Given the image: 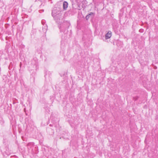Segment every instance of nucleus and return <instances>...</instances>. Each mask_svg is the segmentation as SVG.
<instances>
[{"label":"nucleus","mask_w":158,"mask_h":158,"mask_svg":"<svg viewBox=\"0 0 158 158\" xmlns=\"http://www.w3.org/2000/svg\"><path fill=\"white\" fill-rule=\"evenodd\" d=\"M52 15L58 23H62V21L64 18V15L63 11H58L57 12L55 10H53L52 11Z\"/></svg>","instance_id":"f257e3e1"},{"label":"nucleus","mask_w":158,"mask_h":158,"mask_svg":"<svg viewBox=\"0 0 158 158\" xmlns=\"http://www.w3.org/2000/svg\"><path fill=\"white\" fill-rule=\"evenodd\" d=\"M70 25V24L69 22L67 21L64 22L63 23L61 24L59 27L60 31L64 33L65 31L69 27Z\"/></svg>","instance_id":"f03ea898"},{"label":"nucleus","mask_w":158,"mask_h":158,"mask_svg":"<svg viewBox=\"0 0 158 158\" xmlns=\"http://www.w3.org/2000/svg\"><path fill=\"white\" fill-rule=\"evenodd\" d=\"M112 36V32L110 31H109L105 35V40L103 39V40L106 41V40L110 38Z\"/></svg>","instance_id":"7ed1b4c3"},{"label":"nucleus","mask_w":158,"mask_h":158,"mask_svg":"<svg viewBox=\"0 0 158 158\" xmlns=\"http://www.w3.org/2000/svg\"><path fill=\"white\" fill-rule=\"evenodd\" d=\"M68 3L67 2L64 1L63 3V10H67V9L68 7Z\"/></svg>","instance_id":"20e7f679"},{"label":"nucleus","mask_w":158,"mask_h":158,"mask_svg":"<svg viewBox=\"0 0 158 158\" xmlns=\"http://www.w3.org/2000/svg\"><path fill=\"white\" fill-rule=\"evenodd\" d=\"M4 152L5 154L8 156L10 155V152H9V149L7 148H6V151Z\"/></svg>","instance_id":"39448f33"},{"label":"nucleus","mask_w":158,"mask_h":158,"mask_svg":"<svg viewBox=\"0 0 158 158\" xmlns=\"http://www.w3.org/2000/svg\"><path fill=\"white\" fill-rule=\"evenodd\" d=\"M47 28L48 27L46 25H44V27H43V31L44 33L46 32Z\"/></svg>","instance_id":"423d86ee"},{"label":"nucleus","mask_w":158,"mask_h":158,"mask_svg":"<svg viewBox=\"0 0 158 158\" xmlns=\"http://www.w3.org/2000/svg\"><path fill=\"white\" fill-rule=\"evenodd\" d=\"M95 13L93 12H90L88 15L90 17H91V18H93L94 17V16Z\"/></svg>","instance_id":"0eeeda50"},{"label":"nucleus","mask_w":158,"mask_h":158,"mask_svg":"<svg viewBox=\"0 0 158 158\" xmlns=\"http://www.w3.org/2000/svg\"><path fill=\"white\" fill-rule=\"evenodd\" d=\"M42 24L44 25L45 23H46V21L45 20L43 19L41 21Z\"/></svg>","instance_id":"6e6552de"},{"label":"nucleus","mask_w":158,"mask_h":158,"mask_svg":"<svg viewBox=\"0 0 158 158\" xmlns=\"http://www.w3.org/2000/svg\"><path fill=\"white\" fill-rule=\"evenodd\" d=\"M90 18V17L89 16V15H87L86 16V17H85V18H86V20H88V19Z\"/></svg>","instance_id":"1a4fd4ad"},{"label":"nucleus","mask_w":158,"mask_h":158,"mask_svg":"<svg viewBox=\"0 0 158 158\" xmlns=\"http://www.w3.org/2000/svg\"><path fill=\"white\" fill-rule=\"evenodd\" d=\"M45 109L47 112H48L49 111V110L48 108H47V107H46L45 108Z\"/></svg>","instance_id":"9d476101"},{"label":"nucleus","mask_w":158,"mask_h":158,"mask_svg":"<svg viewBox=\"0 0 158 158\" xmlns=\"http://www.w3.org/2000/svg\"><path fill=\"white\" fill-rule=\"evenodd\" d=\"M143 29H140L139 30V31L140 32H143Z\"/></svg>","instance_id":"9b49d317"},{"label":"nucleus","mask_w":158,"mask_h":158,"mask_svg":"<svg viewBox=\"0 0 158 158\" xmlns=\"http://www.w3.org/2000/svg\"><path fill=\"white\" fill-rule=\"evenodd\" d=\"M46 72H47L46 71L45 72V75H44L45 77H46V76L47 75V73H46Z\"/></svg>","instance_id":"f8f14e48"},{"label":"nucleus","mask_w":158,"mask_h":158,"mask_svg":"<svg viewBox=\"0 0 158 158\" xmlns=\"http://www.w3.org/2000/svg\"><path fill=\"white\" fill-rule=\"evenodd\" d=\"M63 44V43H62V42L61 41V48L62 47V44Z\"/></svg>","instance_id":"ddd939ff"},{"label":"nucleus","mask_w":158,"mask_h":158,"mask_svg":"<svg viewBox=\"0 0 158 158\" xmlns=\"http://www.w3.org/2000/svg\"><path fill=\"white\" fill-rule=\"evenodd\" d=\"M39 1H41V2H43V1H44V0H38Z\"/></svg>","instance_id":"4468645a"},{"label":"nucleus","mask_w":158,"mask_h":158,"mask_svg":"<svg viewBox=\"0 0 158 158\" xmlns=\"http://www.w3.org/2000/svg\"><path fill=\"white\" fill-rule=\"evenodd\" d=\"M48 122H47V125H48Z\"/></svg>","instance_id":"2eb2a0df"},{"label":"nucleus","mask_w":158,"mask_h":158,"mask_svg":"<svg viewBox=\"0 0 158 158\" xmlns=\"http://www.w3.org/2000/svg\"><path fill=\"white\" fill-rule=\"evenodd\" d=\"M11 158H13V156H11Z\"/></svg>","instance_id":"dca6fc26"},{"label":"nucleus","mask_w":158,"mask_h":158,"mask_svg":"<svg viewBox=\"0 0 158 158\" xmlns=\"http://www.w3.org/2000/svg\"><path fill=\"white\" fill-rule=\"evenodd\" d=\"M50 126H51V124H50Z\"/></svg>","instance_id":"f3484780"}]
</instances>
